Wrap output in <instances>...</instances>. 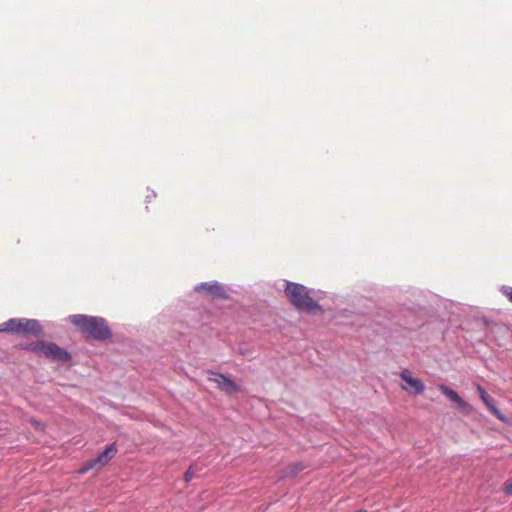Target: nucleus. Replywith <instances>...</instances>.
Segmentation results:
<instances>
[{"instance_id": "nucleus-9", "label": "nucleus", "mask_w": 512, "mask_h": 512, "mask_svg": "<svg viewBox=\"0 0 512 512\" xmlns=\"http://www.w3.org/2000/svg\"><path fill=\"white\" fill-rule=\"evenodd\" d=\"M401 378L405 382L403 389L408 391L410 394L419 395L424 391V384L419 379L413 378L409 371L405 370L401 374Z\"/></svg>"}, {"instance_id": "nucleus-5", "label": "nucleus", "mask_w": 512, "mask_h": 512, "mask_svg": "<svg viewBox=\"0 0 512 512\" xmlns=\"http://www.w3.org/2000/svg\"><path fill=\"white\" fill-rule=\"evenodd\" d=\"M14 334L17 335H33L36 337L43 335V327L39 320L28 318H13Z\"/></svg>"}, {"instance_id": "nucleus-11", "label": "nucleus", "mask_w": 512, "mask_h": 512, "mask_svg": "<svg viewBox=\"0 0 512 512\" xmlns=\"http://www.w3.org/2000/svg\"><path fill=\"white\" fill-rule=\"evenodd\" d=\"M307 468V464L302 461L294 462L288 465L282 472L283 478H293L297 476L300 472L304 471Z\"/></svg>"}, {"instance_id": "nucleus-6", "label": "nucleus", "mask_w": 512, "mask_h": 512, "mask_svg": "<svg viewBox=\"0 0 512 512\" xmlns=\"http://www.w3.org/2000/svg\"><path fill=\"white\" fill-rule=\"evenodd\" d=\"M207 379L215 383L217 388L227 395H233L240 391L238 384L220 372L209 370Z\"/></svg>"}, {"instance_id": "nucleus-4", "label": "nucleus", "mask_w": 512, "mask_h": 512, "mask_svg": "<svg viewBox=\"0 0 512 512\" xmlns=\"http://www.w3.org/2000/svg\"><path fill=\"white\" fill-rule=\"evenodd\" d=\"M118 449L116 443L108 444L105 449L100 452L96 457L87 460L79 469L80 474H85L93 469L96 465H106L117 453Z\"/></svg>"}, {"instance_id": "nucleus-7", "label": "nucleus", "mask_w": 512, "mask_h": 512, "mask_svg": "<svg viewBox=\"0 0 512 512\" xmlns=\"http://www.w3.org/2000/svg\"><path fill=\"white\" fill-rule=\"evenodd\" d=\"M194 291L204 292L207 296H209L213 299H221V300L229 299V294L225 290L224 285L219 283L218 281H208V282L198 283L194 287Z\"/></svg>"}, {"instance_id": "nucleus-8", "label": "nucleus", "mask_w": 512, "mask_h": 512, "mask_svg": "<svg viewBox=\"0 0 512 512\" xmlns=\"http://www.w3.org/2000/svg\"><path fill=\"white\" fill-rule=\"evenodd\" d=\"M478 394L485 404V406L489 409V411L500 421L506 423L507 417L496 407L493 399L487 394L486 390L481 386L477 385Z\"/></svg>"}, {"instance_id": "nucleus-12", "label": "nucleus", "mask_w": 512, "mask_h": 512, "mask_svg": "<svg viewBox=\"0 0 512 512\" xmlns=\"http://www.w3.org/2000/svg\"><path fill=\"white\" fill-rule=\"evenodd\" d=\"M14 324H15V322H14L13 318L7 320L4 323H1L0 324V333L6 332V333L14 334Z\"/></svg>"}, {"instance_id": "nucleus-17", "label": "nucleus", "mask_w": 512, "mask_h": 512, "mask_svg": "<svg viewBox=\"0 0 512 512\" xmlns=\"http://www.w3.org/2000/svg\"><path fill=\"white\" fill-rule=\"evenodd\" d=\"M155 197H156V192H155L154 190H151V191L146 195V202H151Z\"/></svg>"}, {"instance_id": "nucleus-13", "label": "nucleus", "mask_w": 512, "mask_h": 512, "mask_svg": "<svg viewBox=\"0 0 512 512\" xmlns=\"http://www.w3.org/2000/svg\"><path fill=\"white\" fill-rule=\"evenodd\" d=\"M195 469H194V466L191 465L189 466V468L185 471L184 475H183V480L188 483L190 482L194 477H195Z\"/></svg>"}, {"instance_id": "nucleus-18", "label": "nucleus", "mask_w": 512, "mask_h": 512, "mask_svg": "<svg viewBox=\"0 0 512 512\" xmlns=\"http://www.w3.org/2000/svg\"><path fill=\"white\" fill-rule=\"evenodd\" d=\"M356 512H367L366 510H358Z\"/></svg>"}, {"instance_id": "nucleus-10", "label": "nucleus", "mask_w": 512, "mask_h": 512, "mask_svg": "<svg viewBox=\"0 0 512 512\" xmlns=\"http://www.w3.org/2000/svg\"><path fill=\"white\" fill-rule=\"evenodd\" d=\"M439 390L453 403H455L460 409H466L468 404L465 402L457 392L448 386L442 384L439 386Z\"/></svg>"}, {"instance_id": "nucleus-3", "label": "nucleus", "mask_w": 512, "mask_h": 512, "mask_svg": "<svg viewBox=\"0 0 512 512\" xmlns=\"http://www.w3.org/2000/svg\"><path fill=\"white\" fill-rule=\"evenodd\" d=\"M21 347L24 350L34 353H40L46 358L58 362H68L72 358L68 350L58 346L53 342H45L43 340H40L33 343L21 345Z\"/></svg>"}, {"instance_id": "nucleus-14", "label": "nucleus", "mask_w": 512, "mask_h": 512, "mask_svg": "<svg viewBox=\"0 0 512 512\" xmlns=\"http://www.w3.org/2000/svg\"><path fill=\"white\" fill-rule=\"evenodd\" d=\"M500 291L502 292L503 295H505L509 301L512 303V287L510 286H505L503 285L501 288H500Z\"/></svg>"}, {"instance_id": "nucleus-1", "label": "nucleus", "mask_w": 512, "mask_h": 512, "mask_svg": "<svg viewBox=\"0 0 512 512\" xmlns=\"http://www.w3.org/2000/svg\"><path fill=\"white\" fill-rule=\"evenodd\" d=\"M68 320L80 331L86 340L105 342L113 336L105 318L87 314H73Z\"/></svg>"}, {"instance_id": "nucleus-15", "label": "nucleus", "mask_w": 512, "mask_h": 512, "mask_svg": "<svg viewBox=\"0 0 512 512\" xmlns=\"http://www.w3.org/2000/svg\"><path fill=\"white\" fill-rule=\"evenodd\" d=\"M503 491L506 495H512V477L504 483Z\"/></svg>"}, {"instance_id": "nucleus-16", "label": "nucleus", "mask_w": 512, "mask_h": 512, "mask_svg": "<svg viewBox=\"0 0 512 512\" xmlns=\"http://www.w3.org/2000/svg\"><path fill=\"white\" fill-rule=\"evenodd\" d=\"M29 423L36 429V430H42L44 428V424H42L40 421H38L36 418L31 417L29 419Z\"/></svg>"}, {"instance_id": "nucleus-2", "label": "nucleus", "mask_w": 512, "mask_h": 512, "mask_svg": "<svg viewBox=\"0 0 512 512\" xmlns=\"http://www.w3.org/2000/svg\"><path fill=\"white\" fill-rule=\"evenodd\" d=\"M285 294L298 311H321V306L309 295L307 288L299 283L287 281Z\"/></svg>"}]
</instances>
